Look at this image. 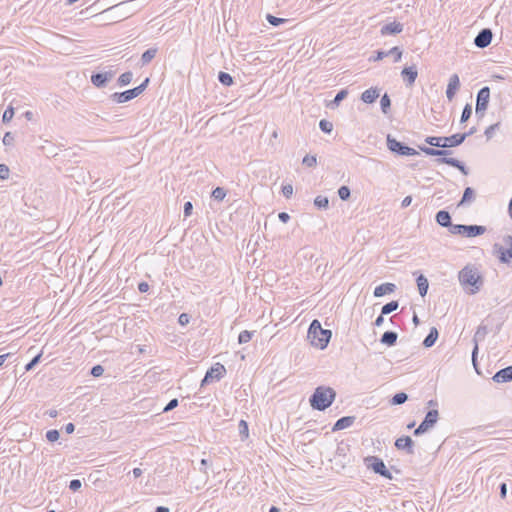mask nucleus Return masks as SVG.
I'll return each mask as SVG.
<instances>
[{
  "label": "nucleus",
  "instance_id": "obj_55",
  "mask_svg": "<svg viewBox=\"0 0 512 512\" xmlns=\"http://www.w3.org/2000/svg\"><path fill=\"white\" fill-rule=\"evenodd\" d=\"M191 316L187 313H181L178 317V323L181 326H186L190 322Z\"/></svg>",
  "mask_w": 512,
  "mask_h": 512
},
{
  "label": "nucleus",
  "instance_id": "obj_24",
  "mask_svg": "<svg viewBox=\"0 0 512 512\" xmlns=\"http://www.w3.org/2000/svg\"><path fill=\"white\" fill-rule=\"evenodd\" d=\"M487 327L484 325H480L474 335L473 341H474V347L471 352H478L479 351V343L482 342L486 335H487Z\"/></svg>",
  "mask_w": 512,
  "mask_h": 512
},
{
  "label": "nucleus",
  "instance_id": "obj_39",
  "mask_svg": "<svg viewBox=\"0 0 512 512\" xmlns=\"http://www.w3.org/2000/svg\"><path fill=\"white\" fill-rule=\"evenodd\" d=\"M500 127L501 122H497L495 124L488 126L484 132V135L486 136L487 140H490L494 136L495 132L500 129Z\"/></svg>",
  "mask_w": 512,
  "mask_h": 512
},
{
  "label": "nucleus",
  "instance_id": "obj_23",
  "mask_svg": "<svg viewBox=\"0 0 512 512\" xmlns=\"http://www.w3.org/2000/svg\"><path fill=\"white\" fill-rule=\"evenodd\" d=\"M436 223L442 227L448 228L452 225L451 215L446 210H440L435 215Z\"/></svg>",
  "mask_w": 512,
  "mask_h": 512
},
{
  "label": "nucleus",
  "instance_id": "obj_54",
  "mask_svg": "<svg viewBox=\"0 0 512 512\" xmlns=\"http://www.w3.org/2000/svg\"><path fill=\"white\" fill-rule=\"evenodd\" d=\"M179 402H178V399L177 398H173L171 399L167 404L166 406L164 407L163 409V412H169V411H172L173 409H175L177 406H178Z\"/></svg>",
  "mask_w": 512,
  "mask_h": 512
},
{
  "label": "nucleus",
  "instance_id": "obj_63",
  "mask_svg": "<svg viewBox=\"0 0 512 512\" xmlns=\"http://www.w3.org/2000/svg\"><path fill=\"white\" fill-rule=\"evenodd\" d=\"M499 493H500V497L502 499H504L506 497V494H507V484L505 482H502L499 485Z\"/></svg>",
  "mask_w": 512,
  "mask_h": 512
},
{
  "label": "nucleus",
  "instance_id": "obj_38",
  "mask_svg": "<svg viewBox=\"0 0 512 512\" xmlns=\"http://www.w3.org/2000/svg\"><path fill=\"white\" fill-rule=\"evenodd\" d=\"M471 115H472V106H471V104L467 103L462 110L461 117H460V123L463 124V123L467 122L469 120V118L471 117Z\"/></svg>",
  "mask_w": 512,
  "mask_h": 512
},
{
  "label": "nucleus",
  "instance_id": "obj_49",
  "mask_svg": "<svg viewBox=\"0 0 512 512\" xmlns=\"http://www.w3.org/2000/svg\"><path fill=\"white\" fill-rule=\"evenodd\" d=\"M238 427H239V433H240L241 437L247 438L248 432H249L247 422L245 420H240Z\"/></svg>",
  "mask_w": 512,
  "mask_h": 512
},
{
  "label": "nucleus",
  "instance_id": "obj_35",
  "mask_svg": "<svg viewBox=\"0 0 512 512\" xmlns=\"http://www.w3.org/2000/svg\"><path fill=\"white\" fill-rule=\"evenodd\" d=\"M133 79V73L131 71H127L121 74L117 79V84L121 87L126 86L131 83Z\"/></svg>",
  "mask_w": 512,
  "mask_h": 512
},
{
  "label": "nucleus",
  "instance_id": "obj_64",
  "mask_svg": "<svg viewBox=\"0 0 512 512\" xmlns=\"http://www.w3.org/2000/svg\"><path fill=\"white\" fill-rule=\"evenodd\" d=\"M149 288H150V286H149V284L147 282L143 281V282H140L138 284V290H139L140 293L148 292Z\"/></svg>",
  "mask_w": 512,
  "mask_h": 512
},
{
  "label": "nucleus",
  "instance_id": "obj_46",
  "mask_svg": "<svg viewBox=\"0 0 512 512\" xmlns=\"http://www.w3.org/2000/svg\"><path fill=\"white\" fill-rule=\"evenodd\" d=\"M14 108L12 106H8L4 112H3V116H2V122L3 123H8L12 120L13 116H14Z\"/></svg>",
  "mask_w": 512,
  "mask_h": 512
},
{
  "label": "nucleus",
  "instance_id": "obj_48",
  "mask_svg": "<svg viewBox=\"0 0 512 512\" xmlns=\"http://www.w3.org/2000/svg\"><path fill=\"white\" fill-rule=\"evenodd\" d=\"M302 164L307 167H314L317 164V158L316 155H306L303 160Z\"/></svg>",
  "mask_w": 512,
  "mask_h": 512
},
{
  "label": "nucleus",
  "instance_id": "obj_1",
  "mask_svg": "<svg viewBox=\"0 0 512 512\" xmlns=\"http://www.w3.org/2000/svg\"><path fill=\"white\" fill-rule=\"evenodd\" d=\"M461 138L462 137L458 136L457 133L451 136H427L425 138V142L432 147L419 146V149L428 156L438 157L435 160L437 164H447L458 169L466 176L469 174V169L466 165L456 158L448 157L452 154V151L447 148H453L461 145Z\"/></svg>",
  "mask_w": 512,
  "mask_h": 512
},
{
  "label": "nucleus",
  "instance_id": "obj_20",
  "mask_svg": "<svg viewBox=\"0 0 512 512\" xmlns=\"http://www.w3.org/2000/svg\"><path fill=\"white\" fill-rule=\"evenodd\" d=\"M380 96V90L377 87H370L362 92L360 99L366 104L374 103Z\"/></svg>",
  "mask_w": 512,
  "mask_h": 512
},
{
  "label": "nucleus",
  "instance_id": "obj_29",
  "mask_svg": "<svg viewBox=\"0 0 512 512\" xmlns=\"http://www.w3.org/2000/svg\"><path fill=\"white\" fill-rule=\"evenodd\" d=\"M158 52V49L153 47V48H149L147 49L146 51L143 52V54L141 55V65L144 66V65H147L149 64L156 56Z\"/></svg>",
  "mask_w": 512,
  "mask_h": 512
},
{
  "label": "nucleus",
  "instance_id": "obj_52",
  "mask_svg": "<svg viewBox=\"0 0 512 512\" xmlns=\"http://www.w3.org/2000/svg\"><path fill=\"white\" fill-rule=\"evenodd\" d=\"M14 134L12 132H6L2 139V142L5 146H12L14 144Z\"/></svg>",
  "mask_w": 512,
  "mask_h": 512
},
{
  "label": "nucleus",
  "instance_id": "obj_36",
  "mask_svg": "<svg viewBox=\"0 0 512 512\" xmlns=\"http://www.w3.org/2000/svg\"><path fill=\"white\" fill-rule=\"evenodd\" d=\"M408 400V395L405 392L396 393L390 400L391 405H401Z\"/></svg>",
  "mask_w": 512,
  "mask_h": 512
},
{
  "label": "nucleus",
  "instance_id": "obj_6",
  "mask_svg": "<svg viewBox=\"0 0 512 512\" xmlns=\"http://www.w3.org/2000/svg\"><path fill=\"white\" fill-rule=\"evenodd\" d=\"M364 464L368 469H371L375 474H378L388 480H392L393 476L387 469L384 461L378 456H367L364 458Z\"/></svg>",
  "mask_w": 512,
  "mask_h": 512
},
{
  "label": "nucleus",
  "instance_id": "obj_61",
  "mask_svg": "<svg viewBox=\"0 0 512 512\" xmlns=\"http://www.w3.org/2000/svg\"><path fill=\"white\" fill-rule=\"evenodd\" d=\"M475 132H476V127H471L468 132L457 133L458 136L462 137L460 140V143L462 144L466 140L467 137L473 135Z\"/></svg>",
  "mask_w": 512,
  "mask_h": 512
},
{
  "label": "nucleus",
  "instance_id": "obj_45",
  "mask_svg": "<svg viewBox=\"0 0 512 512\" xmlns=\"http://www.w3.org/2000/svg\"><path fill=\"white\" fill-rule=\"evenodd\" d=\"M319 128L322 132L329 134L333 130V124L326 119H322L319 122Z\"/></svg>",
  "mask_w": 512,
  "mask_h": 512
},
{
  "label": "nucleus",
  "instance_id": "obj_59",
  "mask_svg": "<svg viewBox=\"0 0 512 512\" xmlns=\"http://www.w3.org/2000/svg\"><path fill=\"white\" fill-rule=\"evenodd\" d=\"M378 365H379L378 369L381 372H386L390 368L391 363L389 360H387L386 358L383 357V358H381V361Z\"/></svg>",
  "mask_w": 512,
  "mask_h": 512
},
{
  "label": "nucleus",
  "instance_id": "obj_22",
  "mask_svg": "<svg viewBox=\"0 0 512 512\" xmlns=\"http://www.w3.org/2000/svg\"><path fill=\"white\" fill-rule=\"evenodd\" d=\"M486 232V227L482 225H465L464 237L474 238L481 236Z\"/></svg>",
  "mask_w": 512,
  "mask_h": 512
},
{
  "label": "nucleus",
  "instance_id": "obj_47",
  "mask_svg": "<svg viewBox=\"0 0 512 512\" xmlns=\"http://www.w3.org/2000/svg\"><path fill=\"white\" fill-rule=\"evenodd\" d=\"M43 354H36L32 360L25 365V371L32 370L41 361Z\"/></svg>",
  "mask_w": 512,
  "mask_h": 512
},
{
  "label": "nucleus",
  "instance_id": "obj_7",
  "mask_svg": "<svg viewBox=\"0 0 512 512\" xmlns=\"http://www.w3.org/2000/svg\"><path fill=\"white\" fill-rule=\"evenodd\" d=\"M387 148L394 154L398 156H414L418 155V152L412 148L407 146L405 143L398 141L393 138L390 134L387 135L386 138Z\"/></svg>",
  "mask_w": 512,
  "mask_h": 512
},
{
  "label": "nucleus",
  "instance_id": "obj_2",
  "mask_svg": "<svg viewBox=\"0 0 512 512\" xmlns=\"http://www.w3.org/2000/svg\"><path fill=\"white\" fill-rule=\"evenodd\" d=\"M331 337L332 331L329 329H323L321 323L317 319L311 322L307 332V339L313 347L320 350L325 349Z\"/></svg>",
  "mask_w": 512,
  "mask_h": 512
},
{
  "label": "nucleus",
  "instance_id": "obj_33",
  "mask_svg": "<svg viewBox=\"0 0 512 512\" xmlns=\"http://www.w3.org/2000/svg\"><path fill=\"white\" fill-rule=\"evenodd\" d=\"M399 307V302L397 300L390 301L382 306L381 313L382 315H388L394 311H396Z\"/></svg>",
  "mask_w": 512,
  "mask_h": 512
},
{
  "label": "nucleus",
  "instance_id": "obj_27",
  "mask_svg": "<svg viewBox=\"0 0 512 512\" xmlns=\"http://www.w3.org/2000/svg\"><path fill=\"white\" fill-rule=\"evenodd\" d=\"M398 338V334L395 331H386L382 334L380 338V342L387 346H392L396 344Z\"/></svg>",
  "mask_w": 512,
  "mask_h": 512
},
{
  "label": "nucleus",
  "instance_id": "obj_11",
  "mask_svg": "<svg viewBox=\"0 0 512 512\" xmlns=\"http://www.w3.org/2000/svg\"><path fill=\"white\" fill-rule=\"evenodd\" d=\"M503 242L508 246L504 248L498 243L493 245V253L497 256L498 260L503 264H508L507 255L512 253V236L506 235L503 238Z\"/></svg>",
  "mask_w": 512,
  "mask_h": 512
},
{
  "label": "nucleus",
  "instance_id": "obj_17",
  "mask_svg": "<svg viewBox=\"0 0 512 512\" xmlns=\"http://www.w3.org/2000/svg\"><path fill=\"white\" fill-rule=\"evenodd\" d=\"M403 24L397 21L387 23L381 27L380 33L382 36L397 35L403 31Z\"/></svg>",
  "mask_w": 512,
  "mask_h": 512
},
{
  "label": "nucleus",
  "instance_id": "obj_16",
  "mask_svg": "<svg viewBox=\"0 0 512 512\" xmlns=\"http://www.w3.org/2000/svg\"><path fill=\"white\" fill-rule=\"evenodd\" d=\"M460 88V79L457 74H453L450 76L448 85L446 88V97L449 101L453 100L457 91Z\"/></svg>",
  "mask_w": 512,
  "mask_h": 512
},
{
  "label": "nucleus",
  "instance_id": "obj_57",
  "mask_svg": "<svg viewBox=\"0 0 512 512\" xmlns=\"http://www.w3.org/2000/svg\"><path fill=\"white\" fill-rule=\"evenodd\" d=\"M82 486V482L79 479H73L69 483V489L73 492L78 491Z\"/></svg>",
  "mask_w": 512,
  "mask_h": 512
},
{
  "label": "nucleus",
  "instance_id": "obj_9",
  "mask_svg": "<svg viewBox=\"0 0 512 512\" xmlns=\"http://www.w3.org/2000/svg\"><path fill=\"white\" fill-rule=\"evenodd\" d=\"M490 101V88L488 86L482 87L476 95L475 113L478 119H482L488 108Z\"/></svg>",
  "mask_w": 512,
  "mask_h": 512
},
{
  "label": "nucleus",
  "instance_id": "obj_62",
  "mask_svg": "<svg viewBox=\"0 0 512 512\" xmlns=\"http://www.w3.org/2000/svg\"><path fill=\"white\" fill-rule=\"evenodd\" d=\"M192 210H193V204H192V202L187 201V202L184 204V207H183V213H184V216H185V217H189V216L192 214Z\"/></svg>",
  "mask_w": 512,
  "mask_h": 512
},
{
  "label": "nucleus",
  "instance_id": "obj_5",
  "mask_svg": "<svg viewBox=\"0 0 512 512\" xmlns=\"http://www.w3.org/2000/svg\"><path fill=\"white\" fill-rule=\"evenodd\" d=\"M150 82L149 78H146L140 85L137 87H134L132 89H128L123 92H115L110 95V100L115 103H126L128 101H131L132 99L136 98L140 94H142L145 89L147 88L148 84Z\"/></svg>",
  "mask_w": 512,
  "mask_h": 512
},
{
  "label": "nucleus",
  "instance_id": "obj_32",
  "mask_svg": "<svg viewBox=\"0 0 512 512\" xmlns=\"http://www.w3.org/2000/svg\"><path fill=\"white\" fill-rule=\"evenodd\" d=\"M380 107L383 114L387 115L391 109V99L390 96L385 93L380 100Z\"/></svg>",
  "mask_w": 512,
  "mask_h": 512
},
{
  "label": "nucleus",
  "instance_id": "obj_42",
  "mask_svg": "<svg viewBox=\"0 0 512 512\" xmlns=\"http://www.w3.org/2000/svg\"><path fill=\"white\" fill-rule=\"evenodd\" d=\"M211 196L214 200L222 201L226 196V190L222 187H216L213 189Z\"/></svg>",
  "mask_w": 512,
  "mask_h": 512
},
{
  "label": "nucleus",
  "instance_id": "obj_31",
  "mask_svg": "<svg viewBox=\"0 0 512 512\" xmlns=\"http://www.w3.org/2000/svg\"><path fill=\"white\" fill-rule=\"evenodd\" d=\"M218 81L224 86H232L234 84V78L227 72L220 71L218 73Z\"/></svg>",
  "mask_w": 512,
  "mask_h": 512
},
{
  "label": "nucleus",
  "instance_id": "obj_19",
  "mask_svg": "<svg viewBox=\"0 0 512 512\" xmlns=\"http://www.w3.org/2000/svg\"><path fill=\"white\" fill-rule=\"evenodd\" d=\"M492 379L494 382L497 383H505L512 381V365L497 371L495 375L492 377Z\"/></svg>",
  "mask_w": 512,
  "mask_h": 512
},
{
  "label": "nucleus",
  "instance_id": "obj_21",
  "mask_svg": "<svg viewBox=\"0 0 512 512\" xmlns=\"http://www.w3.org/2000/svg\"><path fill=\"white\" fill-rule=\"evenodd\" d=\"M355 420H356L355 416L341 417L334 423V425L332 427V431L335 432V431H340V430L349 428L350 426H352L354 424Z\"/></svg>",
  "mask_w": 512,
  "mask_h": 512
},
{
  "label": "nucleus",
  "instance_id": "obj_40",
  "mask_svg": "<svg viewBox=\"0 0 512 512\" xmlns=\"http://www.w3.org/2000/svg\"><path fill=\"white\" fill-rule=\"evenodd\" d=\"M254 333H255V331H248V330H244V331L240 332V334L238 336V342L240 344L248 343L252 339V336L254 335Z\"/></svg>",
  "mask_w": 512,
  "mask_h": 512
},
{
  "label": "nucleus",
  "instance_id": "obj_51",
  "mask_svg": "<svg viewBox=\"0 0 512 512\" xmlns=\"http://www.w3.org/2000/svg\"><path fill=\"white\" fill-rule=\"evenodd\" d=\"M374 54H375L374 56H371L369 58V61H373V62L380 61V60H382V59H384L385 57L388 56L387 51H384V50H376L374 52Z\"/></svg>",
  "mask_w": 512,
  "mask_h": 512
},
{
  "label": "nucleus",
  "instance_id": "obj_26",
  "mask_svg": "<svg viewBox=\"0 0 512 512\" xmlns=\"http://www.w3.org/2000/svg\"><path fill=\"white\" fill-rule=\"evenodd\" d=\"M439 337V332L436 327H431L428 335L424 338L422 345L424 348L432 347Z\"/></svg>",
  "mask_w": 512,
  "mask_h": 512
},
{
  "label": "nucleus",
  "instance_id": "obj_13",
  "mask_svg": "<svg viewBox=\"0 0 512 512\" xmlns=\"http://www.w3.org/2000/svg\"><path fill=\"white\" fill-rule=\"evenodd\" d=\"M493 33L490 28L481 29L474 38V45L477 48L484 49L491 44Z\"/></svg>",
  "mask_w": 512,
  "mask_h": 512
},
{
  "label": "nucleus",
  "instance_id": "obj_30",
  "mask_svg": "<svg viewBox=\"0 0 512 512\" xmlns=\"http://www.w3.org/2000/svg\"><path fill=\"white\" fill-rule=\"evenodd\" d=\"M348 96V90L347 89H341L337 92L334 99L330 102L329 107L331 109H334L337 107L346 97Z\"/></svg>",
  "mask_w": 512,
  "mask_h": 512
},
{
  "label": "nucleus",
  "instance_id": "obj_25",
  "mask_svg": "<svg viewBox=\"0 0 512 512\" xmlns=\"http://www.w3.org/2000/svg\"><path fill=\"white\" fill-rule=\"evenodd\" d=\"M416 284L418 287L419 294L422 297H425L429 289L428 279L422 273H419L416 277Z\"/></svg>",
  "mask_w": 512,
  "mask_h": 512
},
{
  "label": "nucleus",
  "instance_id": "obj_43",
  "mask_svg": "<svg viewBox=\"0 0 512 512\" xmlns=\"http://www.w3.org/2000/svg\"><path fill=\"white\" fill-rule=\"evenodd\" d=\"M388 53V56H393L394 57V62H399L402 58V50L400 47L398 46H395V47H392L390 50L387 51Z\"/></svg>",
  "mask_w": 512,
  "mask_h": 512
},
{
  "label": "nucleus",
  "instance_id": "obj_44",
  "mask_svg": "<svg viewBox=\"0 0 512 512\" xmlns=\"http://www.w3.org/2000/svg\"><path fill=\"white\" fill-rule=\"evenodd\" d=\"M465 225L464 224H453L449 227L448 231L453 235H461L464 234Z\"/></svg>",
  "mask_w": 512,
  "mask_h": 512
},
{
  "label": "nucleus",
  "instance_id": "obj_56",
  "mask_svg": "<svg viewBox=\"0 0 512 512\" xmlns=\"http://www.w3.org/2000/svg\"><path fill=\"white\" fill-rule=\"evenodd\" d=\"M103 372H104V368L98 364V365H95L92 367L90 374L93 377H100L103 374Z\"/></svg>",
  "mask_w": 512,
  "mask_h": 512
},
{
  "label": "nucleus",
  "instance_id": "obj_34",
  "mask_svg": "<svg viewBox=\"0 0 512 512\" xmlns=\"http://www.w3.org/2000/svg\"><path fill=\"white\" fill-rule=\"evenodd\" d=\"M314 205L320 210H326L329 207V199L326 196L318 195L314 199Z\"/></svg>",
  "mask_w": 512,
  "mask_h": 512
},
{
  "label": "nucleus",
  "instance_id": "obj_4",
  "mask_svg": "<svg viewBox=\"0 0 512 512\" xmlns=\"http://www.w3.org/2000/svg\"><path fill=\"white\" fill-rule=\"evenodd\" d=\"M459 281L465 287L469 288L470 294H476L480 291L483 285L482 276L476 271V269L470 268L469 266L464 267L459 272Z\"/></svg>",
  "mask_w": 512,
  "mask_h": 512
},
{
  "label": "nucleus",
  "instance_id": "obj_15",
  "mask_svg": "<svg viewBox=\"0 0 512 512\" xmlns=\"http://www.w3.org/2000/svg\"><path fill=\"white\" fill-rule=\"evenodd\" d=\"M395 447L398 450L406 451L409 455L414 454V441L410 436H401L397 438L395 441Z\"/></svg>",
  "mask_w": 512,
  "mask_h": 512
},
{
  "label": "nucleus",
  "instance_id": "obj_60",
  "mask_svg": "<svg viewBox=\"0 0 512 512\" xmlns=\"http://www.w3.org/2000/svg\"><path fill=\"white\" fill-rule=\"evenodd\" d=\"M282 194L286 198H290L293 194V186L291 184H286L282 186Z\"/></svg>",
  "mask_w": 512,
  "mask_h": 512
},
{
  "label": "nucleus",
  "instance_id": "obj_53",
  "mask_svg": "<svg viewBox=\"0 0 512 512\" xmlns=\"http://www.w3.org/2000/svg\"><path fill=\"white\" fill-rule=\"evenodd\" d=\"M478 356H479V354H472V364H473V367H474L476 373L480 376H484V374L479 366Z\"/></svg>",
  "mask_w": 512,
  "mask_h": 512
},
{
  "label": "nucleus",
  "instance_id": "obj_28",
  "mask_svg": "<svg viewBox=\"0 0 512 512\" xmlns=\"http://www.w3.org/2000/svg\"><path fill=\"white\" fill-rule=\"evenodd\" d=\"M475 199V190L472 187H466L464 189L462 198L458 203V206H464Z\"/></svg>",
  "mask_w": 512,
  "mask_h": 512
},
{
  "label": "nucleus",
  "instance_id": "obj_14",
  "mask_svg": "<svg viewBox=\"0 0 512 512\" xmlns=\"http://www.w3.org/2000/svg\"><path fill=\"white\" fill-rule=\"evenodd\" d=\"M401 76L407 87L413 86L418 76L416 66L412 65L404 67L401 71Z\"/></svg>",
  "mask_w": 512,
  "mask_h": 512
},
{
  "label": "nucleus",
  "instance_id": "obj_37",
  "mask_svg": "<svg viewBox=\"0 0 512 512\" xmlns=\"http://www.w3.org/2000/svg\"><path fill=\"white\" fill-rule=\"evenodd\" d=\"M266 20L268 21L269 24H271L274 27H278L281 24L289 22V19L276 17V16H274L272 14H267L266 15Z\"/></svg>",
  "mask_w": 512,
  "mask_h": 512
},
{
  "label": "nucleus",
  "instance_id": "obj_41",
  "mask_svg": "<svg viewBox=\"0 0 512 512\" xmlns=\"http://www.w3.org/2000/svg\"><path fill=\"white\" fill-rule=\"evenodd\" d=\"M338 196L341 200L343 201H347L349 200L350 196H351V191H350V188L346 185H343L341 186L339 189H338Z\"/></svg>",
  "mask_w": 512,
  "mask_h": 512
},
{
  "label": "nucleus",
  "instance_id": "obj_12",
  "mask_svg": "<svg viewBox=\"0 0 512 512\" xmlns=\"http://www.w3.org/2000/svg\"><path fill=\"white\" fill-rule=\"evenodd\" d=\"M115 74L114 70L92 73L90 81L96 88H104L114 78Z\"/></svg>",
  "mask_w": 512,
  "mask_h": 512
},
{
  "label": "nucleus",
  "instance_id": "obj_18",
  "mask_svg": "<svg viewBox=\"0 0 512 512\" xmlns=\"http://www.w3.org/2000/svg\"><path fill=\"white\" fill-rule=\"evenodd\" d=\"M397 286L394 283L386 282L375 287L373 295L376 298L383 297L388 294H392L396 291Z\"/></svg>",
  "mask_w": 512,
  "mask_h": 512
},
{
  "label": "nucleus",
  "instance_id": "obj_3",
  "mask_svg": "<svg viewBox=\"0 0 512 512\" xmlns=\"http://www.w3.org/2000/svg\"><path fill=\"white\" fill-rule=\"evenodd\" d=\"M336 392L331 387L318 386L309 398L310 406L314 410L324 411L334 402Z\"/></svg>",
  "mask_w": 512,
  "mask_h": 512
},
{
  "label": "nucleus",
  "instance_id": "obj_10",
  "mask_svg": "<svg viewBox=\"0 0 512 512\" xmlns=\"http://www.w3.org/2000/svg\"><path fill=\"white\" fill-rule=\"evenodd\" d=\"M226 373V368L221 363H216L210 367L201 381V387L210 384L213 381H219Z\"/></svg>",
  "mask_w": 512,
  "mask_h": 512
},
{
  "label": "nucleus",
  "instance_id": "obj_50",
  "mask_svg": "<svg viewBox=\"0 0 512 512\" xmlns=\"http://www.w3.org/2000/svg\"><path fill=\"white\" fill-rule=\"evenodd\" d=\"M59 437H60V433L56 429L48 430L46 432V439L49 442H55V441H57L59 439Z\"/></svg>",
  "mask_w": 512,
  "mask_h": 512
},
{
  "label": "nucleus",
  "instance_id": "obj_8",
  "mask_svg": "<svg viewBox=\"0 0 512 512\" xmlns=\"http://www.w3.org/2000/svg\"><path fill=\"white\" fill-rule=\"evenodd\" d=\"M439 420V411L436 408L430 409L419 426L414 430V436H420L432 429Z\"/></svg>",
  "mask_w": 512,
  "mask_h": 512
},
{
  "label": "nucleus",
  "instance_id": "obj_58",
  "mask_svg": "<svg viewBox=\"0 0 512 512\" xmlns=\"http://www.w3.org/2000/svg\"><path fill=\"white\" fill-rule=\"evenodd\" d=\"M9 167L6 164H0V179L5 180L9 177Z\"/></svg>",
  "mask_w": 512,
  "mask_h": 512
}]
</instances>
